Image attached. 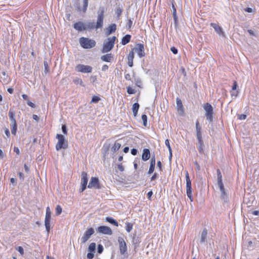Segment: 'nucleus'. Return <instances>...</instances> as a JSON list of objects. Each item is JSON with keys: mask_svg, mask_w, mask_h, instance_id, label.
<instances>
[{"mask_svg": "<svg viewBox=\"0 0 259 259\" xmlns=\"http://www.w3.org/2000/svg\"><path fill=\"white\" fill-rule=\"evenodd\" d=\"M105 9L104 7H100L97 12V20L96 23L94 22H88L85 25V30L91 29H98L102 28L103 26L104 13Z\"/></svg>", "mask_w": 259, "mask_h": 259, "instance_id": "1", "label": "nucleus"}, {"mask_svg": "<svg viewBox=\"0 0 259 259\" xmlns=\"http://www.w3.org/2000/svg\"><path fill=\"white\" fill-rule=\"evenodd\" d=\"M79 43L80 46L85 49H89L94 48L96 44V41L89 38L81 37L79 38Z\"/></svg>", "mask_w": 259, "mask_h": 259, "instance_id": "2", "label": "nucleus"}, {"mask_svg": "<svg viewBox=\"0 0 259 259\" xmlns=\"http://www.w3.org/2000/svg\"><path fill=\"white\" fill-rule=\"evenodd\" d=\"M56 138L58 140L56 145V149L59 151L62 149H66L68 147V142L65 139V137L61 134H57Z\"/></svg>", "mask_w": 259, "mask_h": 259, "instance_id": "3", "label": "nucleus"}, {"mask_svg": "<svg viewBox=\"0 0 259 259\" xmlns=\"http://www.w3.org/2000/svg\"><path fill=\"white\" fill-rule=\"evenodd\" d=\"M116 36L108 37L107 41H105L103 44V52L107 53L110 51L114 47Z\"/></svg>", "mask_w": 259, "mask_h": 259, "instance_id": "4", "label": "nucleus"}, {"mask_svg": "<svg viewBox=\"0 0 259 259\" xmlns=\"http://www.w3.org/2000/svg\"><path fill=\"white\" fill-rule=\"evenodd\" d=\"M203 109L205 112V116L206 117V119L209 122H211L213 121V107L211 105L208 103H206L204 104Z\"/></svg>", "mask_w": 259, "mask_h": 259, "instance_id": "5", "label": "nucleus"}, {"mask_svg": "<svg viewBox=\"0 0 259 259\" xmlns=\"http://www.w3.org/2000/svg\"><path fill=\"white\" fill-rule=\"evenodd\" d=\"M75 70L83 73H91L93 70L92 66L83 64H78L75 67Z\"/></svg>", "mask_w": 259, "mask_h": 259, "instance_id": "6", "label": "nucleus"}, {"mask_svg": "<svg viewBox=\"0 0 259 259\" xmlns=\"http://www.w3.org/2000/svg\"><path fill=\"white\" fill-rule=\"evenodd\" d=\"M132 50H133L134 52L137 53L140 58L145 56L144 45L143 44H137L136 47L132 49Z\"/></svg>", "mask_w": 259, "mask_h": 259, "instance_id": "7", "label": "nucleus"}, {"mask_svg": "<svg viewBox=\"0 0 259 259\" xmlns=\"http://www.w3.org/2000/svg\"><path fill=\"white\" fill-rule=\"evenodd\" d=\"M117 240L119 243L120 253L121 255H124L127 251L126 243L124 239L121 237H118Z\"/></svg>", "mask_w": 259, "mask_h": 259, "instance_id": "8", "label": "nucleus"}, {"mask_svg": "<svg viewBox=\"0 0 259 259\" xmlns=\"http://www.w3.org/2000/svg\"><path fill=\"white\" fill-rule=\"evenodd\" d=\"M88 174L86 172L82 171L81 172V188L79 190V192L80 193L83 192L87 188V185L88 184Z\"/></svg>", "mask_w": 259, "mask_h": 259, "instance_id": "9", "label": "nucleus"}, {"mask_svg": "<svg viewBox=\"0 0 259 259\" xmlns=\"http://www.w3.org/2000/svg\"><path fill=\"white\" fill-rule=\"evenodd\" d=\"M94 233L95 230L93 228H90L88 229V230L84 232L83 236L81 238L80 240L81 242L82 243H85Z\"/></svg>", "mask_w": 259, "mask_h": 259, "instance_id": "10", "label": "nucleus"}, {"mask_svg": "<svg viewBox=\"0 0 259 259\" xmlns=\"http://www.w3.org/2000/svg\"><path fill=\"white\" fill-rule=\"evenodd\" d=\"M89 188L100 189L101 187L99 183V179L97 177H92L88 186Z\"/></svg>", "mask_w": 259, "mask_h": 259, "instance_id": "11", "label": "nucleus"}, {"mask_svg": "<svg viewBox=\"0 0 259 259\" xmlns=\"http://www.w3.org/2000/svg\"><path fill=\"white\" fill-rule=\"evenodd\" d=\"M97 232L101 233L103 234L108 235H111L113 233L111 228L105 226H101L99 227L97 229Z\"/></svg>", "mask_w": 259, "mask_h": 259, "instance_id": "12", "label": "nucleus"}, {"mask_svg": "<svg viewBox=\"0 0 259 259\" xmlns=\"http://www.w3.org/2000/svg\"><path fill=\"white\" fill-rule=\"evenodd\" d=\"M208 232L206 228H204L201 233L199 243L200 244H203L207 242Z\"/></svg>", "mask_w": 259, "mask_h": 259, "instance_id": "13", "label": "nucleus"}, {"mask_svg": "<svg viewBox=\"0 0 259 259\" xmlns=\"http://www.w3.org/2000/svg\"><path fill=\"white\" fill-rule=\"evenodd\" d=\"M221 191V198L224 201V202H227L228 196L227 194L225 191L224 186L223 183L218 184Z\"/></svg>", "mask_w": 259, "mask_h": 259, "instance_id": "14", "label": "nucleus"}, {"mask_svg": "<svg viewBox=\"0 0 259 259\" xmlns=\"http://www.w3.org/2000/svg\"><path fill=\"white\" fill-rule=\"evenodd\" d=\"M73 28L78 31H82L85 30V25L81 21H78L73 24Z\"/></svg>", "mask_w": 259, "mask_h": 259, "instance_id": "15", "label": "nucleus"}, {"mask_svg": "<svg viewBox=\"0 0 259 259\" xmlns=\"http://www.w3.org/2000/svg\"><path fill=\"white\" fill-rule=\"evenodd\" d=\"M155 166V156L153 155L152 156L150 159V165L149 169V170L148 171V175H151L152 174L154 170Z\"/></svg>", "mask_w": 259, "mask_h": 259, "instance_id": "16", "label": "nucleus"}, {"mask_svg": "<svg viewBox=\"0 0 259 259\" xmlns=\"http://www.w3.org/2000/svg\"><path fill=\"white\" fill-rule=\"evenodd\" d=\"M150 157V152L149 149H144L142 155V159L144 161H146Z\"/></svg>", "mask_w": 259, "mask_h": 259, "instance_id": "17", "label": "nucleus"}, {"mask_svg": "<svg viewBox=\"0 0 259 259\" xmlns=\"http://www.w3.org/2000/svg\"><path fill=\"white\" fill-rule=\"evenodd\" d=\"M176 103L178 111L180 112L181 114H183L184 112V109L182 102L181 100L178 97L176 99Z\"/></svg>", "mask_w": 259, "mask_h": 259, "instance_id": "18", "label": "nucleus"}, {"mask_svg": "<svg viewBox=\"0 0 259 259\" xmlns=\"http://www.w3.org/2000/svg\"><path fill=\"white\" fill-rule=\"evenodd\" d=\"M116 30V25L115 24H112L109 26L107 28V31L106 32V35L107 36L109 35L112 33L114 32Z\"/></svg>", "mask_w": 259, "mask_h": 259, "instance_id": "19", "label": "nucleus"}, {"mask_svg": "<svg viewBox=\"0 0 259 259\" xmlns=\"http://www.w3.org/2000/svg\"><path fill=\"white\" fill-rule=\"evenodd\" d=\"M211 26L214 28L215 32L220 35H224L222 28L215 23H211Z\"/></svg>", "mask_w": 259, "mask_h": 259, "instance_id": "20", "label": "nucleus"}, {"mask_svg": "<svg viewBox=\"0 0 259 259\" xmlns=\"http://www.w3.org/2000/svg\"><path fill=\"white\" fill-rule=\"evenodd\" d=\"M15 112L13 109H10L9 111V117L11 123H16V121L15 118Z\"/></svg>", "mask_w": 259, "mask_h": 259, "instance_id": "21", "label": "nucleus"}, {"mask_svg": "<svg viewBox=\"0 0 259 259\" xmlns=\"http://www.w3.org/2000/svg\"><path fill=\"white\" fill-rule=\"evenodd\" d=\"M186 191H190V190H192L191 188V181L190 180L189 173L187 171L186 172Z\"/></svg>", "mask_w": 259, "mask_h": 259, "instance_id": "22", "label": "nucleus"}, {"mask_svg": "<svg viewBox=\"0 0 259 259\" xmlns=\"http://www.w3.org/2000/svg\"><path fill=\"white\" fill-rule=\"evenodd\" d=\"M204 144L203 140L198 141L197 149L200 154L204 153Z\"/></svg>", "mask_w": 259, "mask_h": 259, "instance_id": "23", "label": "nucleus"}, {"mask_svg": "<svg viewBox=\"0 0 259 259\" xmlns=\"http://www.w3.org/2000/svg\"><path fill=\"white\" fill-rule=\"evenodd\" d=\"M113 56L111 53L107 54L102 56L101 59L104 62H110Z\"/></svg>", "mask_w": 259, "mask_h": 259, "instance_id": "24", "label": "nucleus"}, {"mask_svg": "<svg viewBox=\"0 0 259 259\" xmlns=\"http://www.w3.org/2000/svg\"><path fill=\"white\" fill-rule=\"evenodd\" d=\"M131 37L132 36H131V35L130 34H126L125 36H124L122 38L121 44L122 45H126L127 44H128L130 41Z\"/></svg>", "mask_w": 259, "mask_h": 259, "instance_id": "25", "label": "nucleus"}, {"mask_svg": "<svg viewBox=\"0 0 259 259\" xmlns=\"http://www.w3.org/2000/svg\"><path fill=\"white\" fill-rule=\"evenodd\" d=\"M140 107V105L138 103H135L133 105L132 110L134 117H136L138 114V112Z\"/></svg>", "mask_w": 259, "mask_h": 259, "instance_id": "26", "label": "nucleus"}, {"mask_svg": "<svg viewBox=\"0 0 259 259\" xmlns=\"http://www.w3.org/2000/svg\"><path fill=\"white\" fill-rule=\"evenodd\" d=\"M51 217H45V225L46 228V230L48 232H49L50 230V221Z\"/></svg>", "mask_w": 259, "mask_h": 259, "instance_id": "27", "label": "nucleus"}, {"mask_svg": "<svg viewBox=\"0 0 259 259\" xmlns=\"http://www.w3.org/2000/svg\"><path fill=\"white\" fill-rule=\"evenodd\" d=\"M105 221L107 222H108L111 224H112L115 226H117V227L118 226V223L117 222V221L112 217H106L105 219Z\"/></svg>", "mask_w": 259, "mask_h": 259, "instance_id": "28", "label": "nucleus"}, {"mask_svg": "<svg viewBox=\"0 0 259 259\" xmlns=\"http://www.w3.org/2000/svg\"><path fill=\"white\" fill-rule=\"evenodd\" d=\"M11 133L13 135H16L17 130V123H11Z\"/></svg>", "mask_w": 259, "mask_h": 259, "instance_id": "29", "label": "nucleus"}, {"mask_svg": "<svg viewBox=\"0 0 259 259\" xmlns=\"http://www.w3.org/2000/svg\"><path fill=\"white\" fill-rule=\"evenodd\" d=\"M121 147V144L117 142H116L114 145L111 148V151L113 152H116L117 150L119 149Z\"/></svg>", "mask_w": 259, "mask_h": 259, "instance_id": "30", "label": "nucleus"}, {"mask_svg": "<svg viewBox=\"0 0 259 259\" xmlns=\"http://www.w3.org/2000/svg\"><path fill=\"white\" fill-rule=\"evenodd\" d=\"M217 177H218V184H222L223 180H222V176L221 172V171L219 169H218L217 170Z\"/></svg>", "mask_w": 259, "mask_h": 259, "instance_id": "31", "label": "nucleus"}, {"mask_svg": "<svg viewBox=\"0 0 259 259\" xmlns=\"http://www.w3.org/2000/svg\"><path fill=\"white\" fill-rule=\"evenodd\" d=\"M88 250L90 252H94L96 250V243H91L88 248Z\"/></svg>", "mask_w": 259, "mask_h": 259, "instance_id": "32", "label": "nucleus"}, {"mask_svg": "<svg viewBox=\"0 0 259 259\" xmlns=\"http://www.w3.org/2000/svg\"><path fill=\"white\" fill-rule=\"evenodd\" d=\"M44 65L45 67L44 72L45 74H47L49 73L50 71V68L48 62L45 60L44 61Z\"/></svg>", "mask_w": 259, "mask_h": 259, "instance_id": "33", "label": "nucleus"}, {"mask_svg": "<svg viewBox=\"0 0 259 259\" xmlns=\"http://www.w3.org/2000/svg\"><path fill=\"white\" fill-rule=\"evenodd\" d=\"M126 227L125 229L127 232H130L133 229V225L130 223H125Z\"/></svg>", "mask_w": 259, "mask_h": 259, "instance_id": "34", "label": "nucleus"}, {"mask_svg": "<svg viewBox=\"0 0 259 259\" xmlns=\"http://www.w3.org/2000/svg\"><path fill=\"white\" fill-rule=\"evenodd\" d=\"M88 3H89V0H83V8H82V11L83 13H85L87 11V8L88 6Z\"/></svg>", "mask_w": 259, "mask_h": 259, "instance_id": "35", "label": "nucleus"}, {"mask_svg": "<svg viewBox=\"0 0 259 259\" xmlns=\"http://www.w3.org/2000/svg\"><path fill=\"white\" fill-rule=\"evenodd\" d=\"M135 83H136V84L137 86H138V87H139L140 88H142V82L141 79L139 77L135 78Z\"/></svg>", "mask_w": 259, "mask_h": 259, "instance_id": "36", "label": "nucleus"}, {"mask_svg": "<svg viewBox=\"0 0 259 259\" xmlns=\"http://www.w3.org/2000/svg\"><path fill=\"white\" fill-rule=\"evenodd\" d=\"M132 242L134 244L137 245L140 242L138 237H137L136 234H134L133 235V238H132Z\"/></svg>", "mask_w": 259, "mask_h": 259, "instance_id": "37", "label": "nucleus"}, {"mask_svg": "<svg viewBox=\"0 0 259 259\" xmlns=\"http://www.w3.org/2000/svg\"><path fill=\"white\" fill-rule=\"evenodd\" d=\"M142 119L143 122V125L145 127L147 125V116L146 114H143L142 115Z\"/></svg>", "mask_w": 259, "mask_h": 259, "instance_id": "38", "label": "nucleus"}, {"mask_svg": "<svg viewBox=\"0 0 259 259\" xmlns=\"http://www.w3.org/2000/svg\"><path fill=\"white\" fill-rule=\"evenodd\" d=\"M73 82L75 84H79L82 87H84L83 81L81 79L77 78L73 80Z\"/></svg>", "mask_w": 259, "mask_h": 259, "instance_id": "39", "label": "nucleus"}, {"mask_svg": "<svg viewBox=\"0 0 259 259\" xmlns=\"http://www.w3.org/2000/svg\"><path fill=\"white\" fill-rule=\"evenodd\" d=\"M62 211V209L61 206L58 205L56 207V214L57 215H58L61 213Z\"/></svg>", "mask_w": 259, "mask_h": 259, "instance_id": "40", "label": "nucleus"}, {"mask_svg": "<svg viewBox=\"0 0 259 259\" xmlns=\"http://www.w3.org/2000/svg\"><path fill=\"white\" fill-rule=\"evenodd\" d=\"M126 89H127V92L128 94L132 95V94H135V93H136L135 90L134 89H133L132 88H131V87L128 86L126 88Z\"/></svg>", "mask_w": 259, "mask_h": 259, "instance_id": "41", "label": "nucleus"}, {"mask_svg": "<svg viewBox=\"0 0 259 259\" xmlns=\"http://www.w3.org/2000/svg\"><path fill=\"white\" fill-rule=\"evenodd\" d=\"M134 52L133 51V50H131L128 56H127V60H134Z\"/></svg>", "mask_w": 259, "mask_h": 259, "instance_id": "42", "label": "nucleus"}, {"mask_svg": "<svg viewBox=\"0 0 259 259\" xmlns=\"http://www.w3.org/2000/svg\"><path fill=\"white\" fill-rule=\"evenodd\" d=\"M100 100V98L97 96H94L92 97L91 102L97 103H98Z\"/></svg>", "mask_w": 259, "mask_h": 259, "instance_id": "43", "label": "nucleus"}, {"mask_svg": "<svg viewBox=\"0 0 259 259\" xmlns=\"http://www.w3.org/2000/svg\"><path fill=\"white\" fill-rule=\"evenodd\" d=\"M122 12V10L121 8L119 7L117 8L115 11V13L116 14L117 17L119 18L120 16L121 15V13Z\"/></svg>", "mask_w": 259, "mask_h": 259, "instance_id": "44", "label": "nucleus"}, {"mask_svg": "<svg viewBox=\"0 0 259 259\" xmlns=\"http://www.w3.org/2000/svg\"><path fill=\"white\" fill-rule=\"evenodd\" d=\"M104 248L102 245L98 244L97 247V252L98 253L101 254L103 252Z\"/></svg>", "mask_w": 259, "mask_h": 259, "instance_id": "45", "label": "nucleus"}, {"mask_svg": "<svg viewBox=\"0 0 259 259\" xmlns=\"http://www.w3.org/2000/svg\"><path fill=\"white\" fill-rule=\"evenodd\" d=\"M196 132V138H197V141L203 140L202 137L201 131Z\"/></svg>", "mask_w": 259, "mask_h": 259, "instance_id": "46", "label": "nucleus"}, {"mask_svg": "<svg viewBox=\"0 0 259 259\" xmlns=\"http://www.w3.org/2000/svg\"><path fill=\"white\" fill-rule=\"evenodd\" d=\"M187 195L190 199L191 201H193V198L192 196V190H190V191L187 190L186 191Z\"/></svg>", "mask_w": 259, "mask_h": 259, "instance_id": "47", "label": "nucleus"}, {"mask_svg": "<svg viewBox=\"0 0 259 259\" xmlns=\"http://www.w3.org/2000/svg\"><path fill=\"white\" fill-rule=\"evenodd\" d=\"M201 127L199 125V121L198 120L196 122V132L201 131Z\"/></svg>", "mask_w": 259, "mask_h": 259, "instance_id": "48", "label": "nucleus"}, {"mask_svg": "<svg viewBox=\"0 0 259 259\" xmlns=\"http://www.w3.org/2000/svg\"><path fill=\"white\" fill-rule=\"evenodd\" d=\"M62 133L65 135L67 134V129L65 124L62 125Z\"/></svg>", "mask_w": 259, "mask_h": 259, "instance_id": "49", "label": "nucleus"}, {"mask_svg": "<svg viewBox=\"0 0 259 259\" xmlns=\"http://www.w3.org/2000/svg\"><path fill=\"white\" fill-rule=\"evenodd\" d=\"M133 21L131 19H129L126 24V27L127 29H131L132 26Z\"/></svg>", "mask_w": 259, "mask_h": 259, "instance_id": "50", "label": "nucleus"}, {"mask_svg": "<svg viewBox=\"0 0 259 259\" xmlns=\"http://www.w3.org/2000/svg\"><path fill=\"white\" fill-rule=\"evenodd\" d=\"M45 217H51V211L49 207H47L46 208V213Z\"/></svg>", "mask_w": 259, "mask_h": 259, "instance_id": "51", "label": "nucleus"}, {"mask_svg": "<svg viewBox=\"0 0 259 259\" xmlns=\"http://www.w3.org/2000/svg\"><path fill=\"white\" fill-rule=\"evenodd\" d=\"M165 144L166 146L168 148V151H171V147L170 146L169 141V140L168 139L165 140Z\"/></svg>", "mask_w": 259, "mask_h": 259, "instance_id": "52", "label": "nucleus"}, {"mask_svg": "<svg viewBox=\"0 0 259 259\" xmlns=\"http://www.w3.org/2000/svg\"><path fill=\"white\" fill-rule=\"evenodd\" d=\"M87 256L88 259H93L94 257V254L93 252H90L88 253Z\"/></svg>", "mask_w": 259, "mask_h": 259, "instance_id": "53", "label": "nucleus"}, {"mask_svg": "<svg viewBox=\"0 0 259 259\" xmlns=\"http://www.w3.org/2000/svg\"><path fill=\"white\" fill-rule=\"evenodd\" d=\"M170 51L172 52V53L174 54H177L178 53V49L175 47H172L170 48Z\"/></svg>", "mask_w": 259, "mask_h": 259, "instance_id": "54", "label": "nucleus"}, {"mask_svg": "<svg viewBox=\"0 0 259 259\" xmlns=\"http://www.w3.org/2000/svg\"><path fill=\"white\" fill-rule=\"evenodd\" d=\"M17 250L18 252H20V253L21 255H23L24 254V249L22 246H18V248H17Z\"/></svg>", "mask_w": 259, "mask_h": 259, "instance_id": "55", "label": "nucleus"}, {"mask_svg": "<svg viewBox=\"0 0 259 259\" xmlns=\"http://www.w3.org/2000/svg\"><path fill=\"white\" fill-rule=\"evenodd\" d=\"M173 18H174V20L175 26L176 27L177 26V25L178 23V17H177V15H175V14H174V16H173Z\"/></svg>", "mask_w": 259, "mask_h": 259, "instance_id": "56", "label": "nucleus"}, {"mask_svg": "<svg viewBox=\"0 0 259 259\" xmlns=\"http://www.w3.org/2000/svg\"><path fill=\"white\" fill-rule=\"evenodd\" d=\"M247 115L245 114L239 115L238 118L240 120H244L246 118Z\"/></svg>", "mask_w": 259, "mask_h": 259, "instance_id": "57", "label": "nucleus"}, {"mask_svg": "<svg viewBox=\"0 0 259 259\" xmlns=\"http://www.w3.org/2000/svg\"><path fill=\"white\" fill-rule=\"evenodd\" d=\"M19 178L21 182H23L24 180V174L22 172L18 173Z\"/></svg>", "mask_w": 259, "mask_h": 259, "instance_id": "58", "label": "nucleus"}, {"mask_svg": "<svg viewBox=\"0 0 259 259\" xmlns=\"http://www.w3.org/2000/svg\"><path fill=\"white\" fill-rule=\"evenodd\" d=\"M118 169L121 172L123 171L124 170V167L122 165L121 163L118 164L117 165Z\"/></svg>", "mask_w": 259, "mask_h": 259, "instance_id": "59", "label": "nucleus"}, {"mask_svg": "<svg viewBox=\"0 0 259 259\" xmlns=\"http://www.w3.org/2000/svg\"><path fill=\"white\" fill-rule=\"evenodd\" d=\"M75 7L77 11L80 12L81 11L79 3H76V4L75 5Z\"/></svg>", "mask_w": 259, "mask_h": 259, "instance_id": "60", "label": "nucleus"}, {"mask_svg": "<svg viewBox=\"0 0 259 259\" xmlns=\"http://www.w3.org/2000/svg\"><path fill=\"white\" fill-rule=\"evenodd\" d=\"M131 153L133 155H136L137 154L138 150L136 148H133L131 150Z\"/></svg>", "mask_w": 259, "mask_h": 259, "instance_id": "61", "label": "nucleus"}, {"mask_svg": "<svg viewBox=\"0 0 259 259\" xmlns=\"http://www.w3.org/2000/svg\"><path fill=\"white\" fill-rule=\"evenodd\" d=\"M24 168L26 173L29 174L30 172V169L26 164H24Z\"/></svg>", "mask_w": 259, "mask_h": 259, "instance_id": "62", "label": "nucleus"}, {"mask_svg": "<svg viewBox=\"0 0 259 259\" xmlns=\"http://www.w3.org/2000/svg\"><path fill=\"white\" fill-rule=\"evenodd\" d=\"M27 104L28 106H30L32 108L35 107V104L29 100L27 101Z\"/></svg>", "mask_w": 259, "mask_h": 259, "instance_id": "63", "label": "nucleus"}, {"mask_svg": "<svg viewBox=\"0 0 259 259\" xmlns=\"http://www.w3.org/2000/svg\"><path fill=\"white\" fill-rule=\"evenodd\" d=\"M10 182L13 185V186H15L16 185V180L14 178H12L10 179Z\"/></svg>", "mask_w": 259, "mask_h": 259, "instance_id": "64", "label": "nucleus"}]
</instances>
